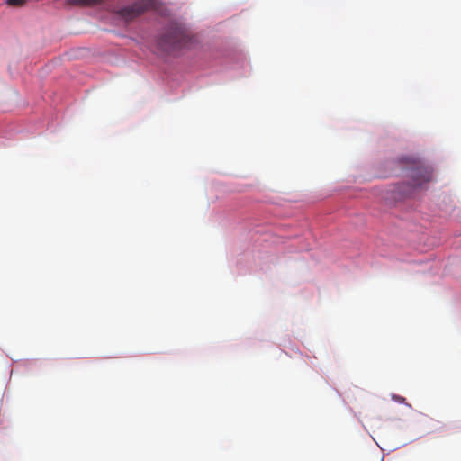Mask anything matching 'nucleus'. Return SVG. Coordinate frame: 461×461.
I'll list each match as a JSON object with an SVG mask.
<instances>
[{
    "label": "nucleus",
    "mask_w": 461,
    "mask_h": 461,
    "mask_svg": "<svg viewBox=\"0 0 461 461\" xmlns=\"http://www.w3.org/2000/svg\"><path fill=\"white\" fill-rule=\"evenodd\" d=\"M187 35L184 28L176 23L170 24L158 41V47L171 52L181 49L187 43Z\"/></svg>",
    "instance_id": "obj_1"
},
{
    "label": "nucleus",
    "mask_w": 461,
    "mask_h": 461,
    "mask_svg": "<svg viewBox=\"0 0 461 461\" xmlns=\"http://www.w3.org/2000/svg\"><path fill=\"white\" fill-rule=\"evenodd\" d=\"M157 8L156 0H139L118 10L117 14L126 22H131L144 13Z\"/></svg>",
    "instance_id": "obj_2"
},
{
    "label": "nucleus",
    "mask_w": 461,
    "mask_h": 461,
    "mask_svg": "<svg viewBox=\"0 0 461 461\" xmlns=\"http://www.w3.org/2000/svg\"><path fill=\"white\" fill-rule=\"evenodd\" d=\"M411 185L414 188L420 187L431 180L432 171L429 167L416 166L411 169Z\"/></svg>",
    "instance_id": "obj_3"
},
{
    "label": "nucleus",
    "mask_w": 461,
    "mask_h": 461,
    "mask_svg": "<svg viewBox=\"0 0 461 461\" xmlns=\"http://www.w3.org/2000/svg\"><path fill=\"white\" fill-rule=\"evenodd\" d=\"M104 0H71V3L82 6H92L101 4Z\"/></svg>",
    "instance_id": "obj_4"
},
{
    "label": "nucleus",
    "mask_w": 461,
    "mask_h": 461,
    "mask_svg": "<svg viewBox=\"0 0 461 461\" xmlns=\"http://www.w3.org/2000/svg\"><path fill=\"white\" fill-rule=\"evenodd\" d=\"M7 4L9 5L13 6H21L23 5L27 0H6Z\"/></svg>",
    "instance_id": "obj_5"
},
{
    "label": "nucleus",
    "mask_w": 461,
    "mask_h": 461,
    "mask_svg": "<svg viewBox=\"0 0 461 461\" xmlns=\"http://www.w3.org/2000/svg\"><path fill=\"white\" fill-rule=\"evenodd\" d=\"M396 400L402 402L404 401V398L401 397V396H398V397H396Z\"/></svg>",
    "instance_id": "obj_6"
}]
</instances>
